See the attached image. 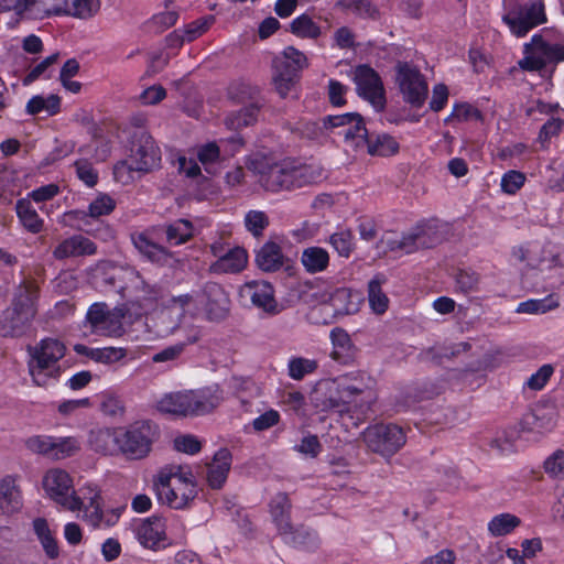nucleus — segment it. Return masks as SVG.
I'll return each instance as SVG.
<instances>
[{
	"mask_svg": "<svg viewBox=\"0 0 564 564\" xmlns=\"http://www.w3.org/2000/svg\"><path fill=\"white\" fill-rule=\"evenodd\" d=\"M521 524L520 518L512 513H500L491 518L487 529L491 536H505L512 533Z\"/></svg>",
	"mask_w": 564,
	"mask_h": 564,
	"instance_id": "obj_44",
	"label": "nucleus"
},
{
	"mask_svg": "<svg viewBox=\"0 0 564 564\" xmlns=\"http://www.w3.org/2000/svg\"><path fill=\"white\" fill-rule=\"evenodd\" d=\"M135 534L143 546L153 549L165 540V523L159 517L148 518L137 525Z\"/></svg>",
	"mask_w": 564,
	"mask_h": 564,
	"instance_id": "obj_24",
	"label": "nucleus"
},
{
	"mask_svg": "<svg viewBox=\"0 0 564 564\" xmlns=\"http://www.w3.org/2000/svg\"><path fill=\"white\" fill-rule=\"evenodd\" d=\"M25 446L34 454L44 455L54 460L68 458L80 451V442L75 436L35 435L25 441Z\"/></svg>",
	"mask_w": 564,
	"mask_h": 564,
	"instance_id": "obj_16",
	"label": "nucleus"
},
{
	"mask_svg": "<svg viewBox=\"0 0 564 564\" xmlns=\"http://www.w3.org/2000/svg\"><path fill=\"white\" fill-rule=\"evenodd\" d=\"M39 288L34 281L24 280L13 295L11 306L0 314V336L18 338L24 336L36 315Z\"/></svg>",
	"mask_w": 564,
	"mask_h": 564,
	"instance_id": "obj_3",
	"label": "nucleus"
},
{
	"mask_svg": "<svg viewBox=\"0 0 564 564\" xmlns=\"http://www.w3.org/2000/svg\"><path fill=\"white\" fill-rule=\"evenodd\" d=\"M22 506L21 492L11 477L0 480V514L18 511Z\"/></svg>",
	"mask_w": 564,
	"mask_h": 564,
	"instance_id": "obj_31",
	"label": "nucleus"
},
{
	"mask_svg": "<svg viewBox=\"0 0 564 564\" xmlns=\"http://www.w3.org/2000/svg\"><path fill=\"white\" fill-rule=\"evenodd\" d=\"M558 306V301L554 295L544 299H531L519 303L516 312L519 314H545Z\"/></svg>",
	"mask_w": 564,
	"mask_h": 564,
	"instance_id": "obj_49",
	"label": "nucleus"
},
{
	"mask_svg": "<svg viewBox=\"0 0 564 564\" xmlns=\"http://www.w3.org/2000/svg\"><path fill=\"white\" fill-rule=\"evenodd\" d=\"M213 21V17L196 20L186 26L183 35H180L177 32H174L169 36V40H175L176 44L180 45L185 41H194L209 29Z\"/></svg>",
	"mask_w": 564,
	"mask_h": 564,
	"instance_id": "obj_50",
	"label": "nucleus"
},
{
	"mask_svg": "<svg viewBox=\"0 0 564 564\" xmlns=\"http://www.w3.org/2000/svg\"><path fill=\"white\" fill-rule=\"evenodd\" d=\"M247 263V251L243 248L235 247L220 256L210 269L215 273H238L246 268Z\"/></svg>",
	"mask_w": 564,
	"mask_h": 564,
	"instance_id": "obj_28",
	"label": "nucleus"
},
{
	"mask_svg": "<svg viewBox=\"0 0 564 564\" xmlns=\"http://www.w3.org/2000/svg\"><path fill=\"white\" fill-rule=\"evenodd\" d=\"M316 368L315 360L303 357L291 358L288 365L289 376L294 380H302L306 375L314 372Z\"/></svg>",
	"mask_w": 564,
	"mask_h": 564,
	"instance_id": "obj_53",
	"label": "nucleus"
},
{
	"mask_svg": "<svg viewBox=\"0 0 564 564\" xmlns=\"http://www.w3.org/2000/svg\"><path fill=\"white\" fill-rule=\"evenodd\" d=\"M329 305L337 316L354 314L358 311V303L352 301V293L346 288H339L330 294Z\"/></svg>",
	"mask_w": 564,
	"mask_h": 564,
	"instance_id": "obj_45",
	"label": "nucleus"
},
{
	"mask_svg": "<svg viewBox=\"0 0 564 564\" xmlns=\"http://www.w3.org/2000/svg\"><path fill=\"white\" fill-rule=\"evenodd\" d=\"M199 308L205 310L209 321L219 322L225 319L230 310V300L225 290L215 282H207L199 291Z\"/></svg>",
	"mask_w": 564,
	"mask_h": 564,
	"instance_id": "obj_18",
	"label": "nucleus"
},
{
	"mask_svg": "<svg viewBox=\"0 0 564 564\" xmlns=\"http://www.w3.org/2000/svg\"><path fill=\"white\" fill-rule=\"evenodd\" d=\"M387 279L383 274L375 275L368 283V301L376 314H383L389 306V299L382 291V284Z\"/></svg>",
	"mask_w": 564,
	"mask_h": 564,
	"instance_id": "obj_41",
	"label": "nucleus"
},
{
	"mask_svg": "<svg viewBox=\"0 0 564 564\" xmlns=\"http://www.w3.org/2000/svg\"><path fill=\"white\" fill-rule=\"evenodd\" d=\"M329 253L322 247H307L302 251L301 263L310 274L324 272L329 265Z\"/></svg>",
	"mask_w": 564,
	"mask_h": 564,
	"instance_id": "obj_34",
	"label": "nucleus"
},
{
	"mask_svg": "<svg viewBox=\"0 0 564 564\" xmlns=\"http://www.w3.org/2000/svg\"><path fill=\"white\" fill-rule=\"evenodd\" d=\"M269 226V217L262 210H249L245 215V227L253 237H261Z\"/></svg>",
	"mask_w": 564,
	"mask_h": 564,
	"instance_id": "obj_55",
	"label": "nucleus"
},
{
	"mask_svg": "<svg viewBox=\"0 0 564 564\" xmlns=\"http://www.w3.org/2000/svg\"><path fill=\"white\" fill-rule=\"evenodd\" d=\"M357 94L380 111L384 108L386 96L382 80L379 74L368 65H359L354 70L352 77Z\"/></svg>",
	"mask_w": 564,
	"mask_h": 564,
	"instance_id": "obj_17",
	"label": "nucleus"
},
{
	"mask_svg": "<svg viewBox=\"0 0 564 564\" xmlns=\"http://www.w3.org/2000/svg\"><path fill=\"white\" fill-rule=\"evenodd\" d=\"M564 61V43H555L550 31L543 30L534 34L523 45V57L518 62L521 69L540 72L550 64Z\"/></svg>",
	"mask_w": 564,
	"mask_h": 564,
	"instance_id": "obj_7",
	"label": "nucleus"
},
{
	"mask_svg": "<svg viewBox=\"0 0 564 564\" xmlns=\"http://www.w3.org/2000/svg\"><path fill=\"white\" fill-rule=\"evenodd\" d=\"M502 21L514 36L523 37L532 29L546 22L544 4L541 1L516 4L503 14Z\"/></svg>",
	"mask_w": 564,
	"mask_h": 564,
	"instance_id": "obj_12",
	"label": "nucleus"
},
{
	"mask_svg": "<svg viewBox=\"0 0 564 564\" xmlns=\"http://www.w3.org/2000/svg\"><path fill=\"white\" fill-rule=\"evenodd\" d=\"M556 423L555 413L543 409L534 410L524 415L522 424L528 431L538 433L549 432L554 429Z\"/></svg>",
	"mask_w": 564,
	"mask_h": 564,
	"instance_id": "obj_38",
	"label": "nucleus"
},
{
	"mask_svg": "<svg viewBox=\"0 0 564 564\" xmlns=\"http://www.w3.org/2000/svg\"><path fill=\"white\" fill-rule=\"evenodd\" d=\"M83 510H84L83 518L93 527H99L102 523H106L107 525H111L119 518L118 512L111 511V517L109 519H105V514H104L102 510L100 509L99 503L88 506L87 508H84Z\"/></svg>",
	"mask_w": 564,
	"mask_h": 564,
	"instance_id": "obj_57",
	"label": "nucleus"
},
{
	"mask_svg": "<svg viewBox=\"0 0 564 564\" xmlns=\"http://www.w3.org/2000/svg\"><path fill=\"white\" fill-rule=\"evenodd\" d=\"M375 384L366 373L323 380L316 384L312 402L321 411L360 421L376 400Z\"/></svg>",
	"mask_w": 564,
	"mask_h": 564,
	"instance_id": "obj_1",
	"label": "nucleus"
},
{
	"mask_svg": "<svg viewBox=\"0 0 564 564\" xmlns=\"http://www.w3.org/2000/svg\"><path fill=\"white\" fill-rule=\"evenodd\" d=\"M328 243L344 258H349L355 248L352 232L347 229L332 234Z\"/></svg>",
	"mask_w": 564,
	"mask_h": 564,
	"instance_id": "obj_52",
	"label": "nucleus"
},
{
	"mask_svg": "<svg viewBox=\"0 0 564 564\" xmlns=\"http://www.w3.org/2000/svg\"><path fill=\"white\" fill-rule=\"evenodd\" d=\"M231 466V454L228 449H219L213 460L207 464L206 479L210 488L220 489L225 484Z\"/></svg>",
	"mask_w": 564,
	"mask_h": 564,
	"instance_id": "obj_26",
	"label": "nucleus"
},
{
	"mask_svg": "<svg viewBox=\"0 0 564 564\" xmlns=\"http://www.w3.org/2000/svg\"><path fill=\"white\" fill-rule=\"evenodd\" d=\"M115 200L111 197L108 195H100L89 204L88 212L72 210L68 212L66 216L85 221L88 216L91 218H98L110 214L115 209Z\"/></svg>",
	"mask_w": 564,
	"mask_h": 564,
	"instance_id": "obj_37",
	"label": "nucleus"
},
{
	"mask_svg": "<svg viewBox=\"0 0 564 564\" xmlns=\"http://www.w3.org/2000/svg\"><path fill=\"white\" fill-rule=\"evenodd\" d=\"M256 262L259 269L264 272L280 270L284 264L281 247L273 241H267L257 252Z\"/></svg>",
	"mask_w": 564,
	"mask_h": 564,
	"instance_id": "obj_30",
	"label": "nucleus"
},
{
	"mask_svg": "<svg viewBox=\"0 0 564 564\" xmlns=\"http://www.w3.org/2000/svg\"><path fill=\"white\" fill-rule=\"evenodd\" d=\"M249 169L257 177V183L268 192L293 191L313 183L322 177L317 166L299 164L292 160L273 162L263 156H256Z\"/></svg>",
	"mask_w": 564,
	"mask_h": 564,
	"instance_id": "obj_2",
	"label": "nucleus"
},
{
	"mask_svg": "<svg viewBox=\"0 0 564 564\" xmlns=\"http://www.w3.org/2000/svg\"><path fill=\"white\" fill-rule=\"evenodd\" d=\"M442 239L443 236L437 225L426 223L411 228L400 237L392 232L384 234L378 241L377 248L383 252L401 251L412 253L420 249L432 248L440 243Z\"/></svg>",
	"mask_w": 564,
	"mask_h": 564,
	"instance_id": "obj_6",
	"label": "nucleus"
},
{
	"mask_svg": "<svg viewBox=\"0 0 564 564\" xmlns=\"http://www.w3.org/2000/svg\"><path fill=\"white\" fill-rule=\"evenodd\" d=\"M124 355V349L116 347L95 348L89 351L90 359L102 364H111L118 361L123 358Z\"/></svg>",
	"mask_w": 564,
	"mask_h": 564,
	"instance_id": "obj_62",
	"label": "nucleus"
},
{
	"mask_svg": "<svg viewBox=\"0 0 564 564\" xmlns=\"http://www.w3.org/2000/svg\"><path fill=\"white\" fill-rule=\"evenodd\" d=\"M290 31L297 37L316 40L322 31L308 14H301L290 23Z\"/></svg>",
	"mask_w": 564,
	"mask_h": 564,
	"instance_id": "obj_47",
	"label": "nucleus"
},
{
	"mask_svg": "<svg viewBox=\"0 0 564 564\" xmlns=\"http://www.w3.org/2000/svg\"><path fill=\"white\" fill-rule=\"evenodd\" d=\"M29 14L39 19L69 13L67 0H29Z\"/></svg>",
	"mask_w": 564,
	"mask_h": 564,
	"instance_id": "obj_35",
	"label": "nucleus"
},
{
	"mask_svg": "<svg viewBox=\"0 0 564 564\" xmlns=\"http://www.w3.org/2000/svg\"><path fill=\"white\" fill-rule=\"evenodd\" d=\"M440 391L436 387L427 383H423L421 387H410L406 390V400L404 401L406 406L421 401L423 399H430L437 394Z\"/></svg>",
	"mask_w": 564,
	"mask_h": 564,
	"instance_id": "obj_63",
	"label": "nucleus"
},
{
	"mask_svg": "<svg viewBox=\"0 0 564 564\" xmlns=\"http://www.w3.org/2000/svg\"><path fill=\"white\" fill-rule=\"evenodd\" d=\"M546 187L554 193L564 192V164L553 161L546 170Z\"/></svg>",
	"mask_w": 564,
	"mask_h": 564,
	"instance_id": "obj_56",
	"label": "nucleus"
},
{
	"mask_svg": "<svg viewBox=\"0 0 564 564\" xmlns=\"http://www.w3.org/2000/svg\"><path fill=\"white\" fill-rule=\"evenodd\" d=\"M395 72L403 99L413 107H421L427 97L429 86L420 69L406 62H399Z\"/></svg>",
	"mask_w": 564,
	"mask_h": 564,
	"instance_id": "obj_15",
	"label": "nucleus"
},
{
	"mask_svg": "<svg viewBox=\"0 0 564 564\" xmlns=\"http://www.w3.org/2000/svg\"><path fill=\"white\" fill-rule=\"evenodd\" d=\"M131 240L135 249L153 263L167 265L174 259L173 253L166 247L152 241L144 232L132 235Z\"/></svg>",
	"mask_w": 564,
	"mask_h": 564,
	"instance_id": "obj_23",
	"label": "nucleus"
},
{
	"mask_svg": "<svg viewBox=\"0 0 564 564\" xmlns=\"http://www.w3.org/2000/svg\"><path fill=\"white\" fill-rule=\"evenodd\" d=\"M339 134H343L345 142L356 151L364 150L367 144L368 131L359 113L356 115V119L351 123L339 131Z\"/></svg>",
	"mask_w": 564,
	"mask_h": 564,
	"instance_id": "obj_42",
	"label": "nucleus"
},
{
	"mask_svg": "<svg viewBox=\"0 0 564 564\" xmlns=\"http://www.w3.org/2000/svg\"><path fill=\"white\" fill-rule=\"evenodd\" d=\"M240 295L269 315H276L282 310L274 297L273 286L269 282H248L240 289Z\"/></svg>",
	"mask_w": 564,
	"mask_h": 564,
	"instance_id": "obj_19",
	"label": "nucleus"
},
{
	"mask_svg": "<svg viewBox=\"0 0 564 564\" xmlns=\"http://www.w3.org/2000/svg\"><path fill=\"white\" fill-rule=\"evenodd\" d=\"M522 260L528 261V264L533 268L551 269L552 267L562 265L560 258L546 251L544 247L539 243L531 245L525 254L522 256Z\"/></svg>",
	"mask_w": 564,
	"mask_h": 564,
	"instance_id": "obj_36",
	"label": "nucleus"
},
{
	"mask_svg": "<svg viewBox=\"0 0 564 564\" xmlns=\"http://www.w3.org/2000/svg\"><path fill=\"white\" fill-rule=\"evenodd\" d=\"M197 159L208 174H215L217 172V165L220 162L219 147L215 142L202 145L197 150Z\"/></svg>",
	"mask_w": 564,
	"mask_h": 564,
	"instance_id": "obj_51",
	"label": "nucleus"
},
{
	"mask_svg": "<svg viewBox=\"0 0 564 564\" xmlns=\"http://www.w3.org/2000/svg\"><path fill=\"white\" fill-rule=\"evenodd\" d=\"M563 121L558 118H551L541 128L538 135V142L543 149H546L552 138L558 135Z\"/></svg>",
	"mask_w": 564,
	"mask_h": 564,
	"instance_id": "obj_64",
	"label": "nucleus"
},
{
	"mask_svg": "<svg viewBox=\"0 0 564 564\" xmlns=\"http://www.w3.org/2000/svg\"><path fill=\"white\" fill-rule=\"evenodd\" d=\"M362 441L370 452L390 458L405 445L406 435L397 424L380 423L368 426L362 432Z\"/></svg>",
	"mask_w": 564,
	"mask_h": 564,
	"instance_id": "obj_9",
	"label": "nucleus"
},
{
	"mask_svg": "<svg viewBox=\"0 0 564 564\" xmlns=\"http://www.w3.org/2000/svg\"><path fill=\"white\" fill-rule=\"evenodd\" d=\"M15 209L21 224L28 231L32 234L42 231L44 223L29 199L18 200Z\"/></svg>",
	"mask_w": 564,
	"mask_h": 564,
	"instance_id": "obj_43",
	"label": "nucleus"
},
{
	"mask_svg": "<svg viewBox=\"0 0 564 564\" xmlns=\"http://www.w3.org/2000/svg\"><path fill=\"white\" fill-rule=\"evenodd\" d=\"M154 486L159 500L173 509L185 508L197 495L191 470L178 465L162 468Z\"/></svg>",
	"mask_w": 564,
	"mask_h": 564,
	"instance_id": "obj_4",
	"label": "nucleus"
},
{
	"mask_svg": "<svg viewBox=\"0 0 564 564\" xmlns=\"http://www.w3.org/2000/svg\"><path fill=\"white\" fill-rule=\"evenodd\" d=\"M281 538L286 544L304 550H314L319 543L317 533L303 525L294 528L291 524V529L288 530V532H284Z\"/></svg>",
	"mask_w": 564,
	"mask_h": 564,
	"instance_id": "obj_33",
	"label": "nucleus"
},
{
	"mask_svg": "<svg viewBox=\"0 0 564 564\" xmlns=\"http://www.w3.org/2000/svg\"><path fill=\"white\" fill-rule=\"evenodd\" d=\"M100 10V0H74L69 15L78 19H89Z\"/></svg>",
	"mask_w": 564,
	"mask_h": 564,
	"instance_id": "obj_58",
	"label": "nucleus"
},
{
	"mask_svg": "<svg viewBox=\"0 0 564 564\" xmlns=\"http://www.w3.org/2000/svg\"><path fill=\"white\" fill-rule=\"evenodd\" d=\"M119 434L121 455L128 459H143L151 453L160 430L152 421L141 420L119 427Z\"/></svg>",
	"mask_w": 564,
	"mask_h": 564,
	"instance_id": "obj_8",
	"label": "nucleus"
},
{
	"mask_svg": "<svg viewBox=\"0 0 564 564\" xmlns=\"http://www.w3.org/2000/svg\"><path fill=\"white\" fill-rule=\"evenodd\" d=\"M191 416L205 415L217 409L224 401L223 390L217 384L188 390Z\"/></svg>",
	"mask_w": 564,
	"mask_h": 564,
	"instance_id": "obj_20",
	"label": "nucleus"
},
{
	"mask_svg": "<svg viewBox=\"0 0 564 564\" xmlns=\"http://www.w3.org/2000/svg\"><path fill=\"white\" fill-rule=\"evenodd\" d=\"M544 471L553 479L564 478V451L556 449L543 464Z\"/></svg>",
	"mask_w": 564,
	"mask_h": 564,
	"instance_id": "obj_59",
	"label": "nucleus"
},
{
	"mask_svg": "<svg viewBox=\"0 0 564 564\" xmlns=\"http://www.w3.org/2000/svg\"><path fill=\"white\" fill-rule=\"evenodd\" d=\"M126 310L123 307H109L106 303H94L89 306L86 314V323L89 325L91 333L119 337L123 334V318Z\"/></svg>",
	"mask_w": 564,
	"mask_h": 564,
	"instance_id": "obj_14",
	"label": "nucleus"
},
{
	"mask_svg": "<svg viewBox=\"0 0 564 564\" xmlns=\"http://www.w3.org/2000/svg\"><path fill=\"white\" fill-rule=\"evenodd\" d=\"M61 99L56 95H50L47 97L34 96L26 105V111L30 115H37L45 112L47 116H53L59 111Z\"/></svg>",
	"mask_w": 564,
	"mask_h": 564,
	"instance_id": "obj_48",
	"label": "nucleus"
},
{
	"mask_svg": "<svg viewBox=\"0 0 564 564\" xmlns=\"http://www.w3.org/2000/svg\"><path fill=\"white\" fill-rule=\"evenodd\" d=\"M33 530L40 540L46 555L50 558H56L58 556V546L52 531L48 528V523L43 518H36L33 521Z\"/></svg>",
	"mask_w": 564,
	"mask_h": 564,
	"instance_id": "obj_46",
	"label": "nucleus"
},
{
	"mask_svg": "<svg viewBox=\"0 0 564 564\" xmlns=\"http://www.w3.org/2000/svg\"><path fill=\"white\" fill-rule=\"evenodd\" d=\"M45 494L65 509L76 511L82 503L74 489L72 476L62 468L48 469L42 479Z\"/></svg>",
	"mask_w": 564,
	"mask_h": 564,
	"instance_id": "obj_13",
	"label": "nucleus"
},
{
	"mask_svg": "<svg viewBox=\"0 0 564 564\" xmlns=\"http://www.w3.org/2000/svg\"><path fill=\"white\" fill-rule=\"evenodd\" d=\"M88 446L101 455L121 454L119 427H104L91 430L88 435Z\"/></svg>",
	"mask_w": 564,
	"mask_h": 564,
	"instance_id": "obj_21",
	"label": "nucleus"
},
{
	"mask_svg": "<svg viewBox=\"0 0 564 564\" xmlns=\"http://www.w3.org/2000/svg\"><path fill=\"white\" fill-rule=\"evenodd\" d=\"M364 150L370 155L389 156L399 151V143L389 134H368Z\"/></svg>",
	"mask_w": 564,
	"mask_h": 564,
	"instance_id": "obj_39",
	"label": "nucleus"
},
{
	"mask_svg": "<svg viewBox=\"0 0 564 564\" xmlns=\"http://www.w3.org/2000/svg\"><path fill=\"white\" fill-rule=\"evenodd\" d=\"M65 351V345L52 337L43 338L35 346L28 347L29 373L36 386L45 387L51 380H56L61 376V360Z\"/></svg>",
	"mask_w": 564,
	"mask_h": 564,
	"instance_id": "obj_5",
	"label": "nucleus"
},
{
	"mask_svg": "<svg viewBox=\"0 0 564 564\" xmlns=\"http://www.w3.org/2000/svg\"><path fill=\"white\" fill-rule=\"evenodd\" d=\"M480 119L481 113L477 108L473 107L469 104H458L454 106L452 113L445 119V121H471Z\"/></svg>",
	"mask_w": 564,
	"mask_h": 564,
	"instance_id": "obj_61",
	"label": "nucleus"
},
{
	"mask_svg": "<svg viewBox=\"0 0 564 564\" xmlns=\"http://www.w3.org/2000/svg\"><path fill=\"white\" fill-rule=\"evenodd\" d=\"M97 251V246L89 238L83 235H73L62 240L53 250V256L57 260L67 258L93 256Z\"/></svg>",
	"mask_w": 564,
	"mask_h": 564,
	"instance_id": "obj_22",
	"label": "nucleus"
},
{
	"mask_svg": "<svg viewBox=\"0 0 564 564\" xmlns=\"http://www.w3.org/2000/svg\"><path fill=\"white\" fill-rule=\"evenodd\" d=\"M141 274L139 271H137L134 268L131 267H121L119 268L116 273L109 279V282L115 285L116 280H119L122 282L121 285L118 288L120 290H131L135 286V284L141 285Z\"/></svg>",
	"mask_w": 564,
	"mask_h": 564,
	"instance_id": "obj_54",
	"label": "nucleus"
},
{
	"mask_svg": "<svg viewBox=\"0 0 564 564\" xmlns=\"http://www.w3.org/2000/svg\"><path fill=\"white\" fill-rule=\"evenodd\" d=\"M291 501L284 492L276 494L270 502V514L280 535L291 529Z\"/></svg>",
	"mask_w": 564,
	"mask_h": 564,
	"instance_id": "obj_29",
	"label": "nucleus"
},
{
	"mask_svg": "<svg viewBox=\"0 0 564 564\" xmlns=\"http://www.w3.org/2000/svg\"><path fill=\"white\" fill-rule=\"evenodd\" d=\"M126 164L130 171L142 173H149L160 167V148L148 132L139 130L133 133Z\"/></svg>",
	"mask_w": 564,
	"mask_h": 564,
	"instance_id": "obj_10",
	"label": "nucleus"
},
{
	"mask_svg": "<svg viewBox=\"0 0 564 564\" xmlns=\"http://www.w3.org/2000/svg\"><path fill=\"white\" fill-rule=\"evenodd\" d=\"M165 240L170 246H181L189 241L195 235L194 225L187 219H176L162 226Z\"/></svg>",
	"mask_w": 564,
	"mask_h": 564,
	"instance_id": "obj_32",
	"label": "nucleus"
},
{
	"mask_svg": "<svg viewBox=\"0 0 564 564\" xmlns=\"http://www.w3.org/2000/svg\"><path fill=\"white\" fill-rule=\"evenodd\" d=\"M308 65L306 55L295 48L294 46H288L283 50L280 56L274 59V67L278 72L286 73L295 77H299L301 70L306 68Z\"/></svg>",
	"mask_w": 564,
	"mask_h": 564,
	"instance_id": "obj_27",
	"label": "nucleus"
},
{
	"mask_svg": "<svg viewBox=\"0 0 564 564\" xmlns=\"http://www.w3.org/2000/svg\"><path fill=\"white\" fill-rule=\"evenodd\" d=\"M330 339L334 346L332 356L334 359H340L341 355L351 349V339L343 328H335L330 332Z\"/></svg>",
	"mask_w": 564,
	"mask_h": 564,
	"instance_id": "obj_60",
	"label": "nucleus"
},
{
	"mask_svg": "<svg viewBox=\"0 0 564 564\" xmlns=\"http://www.w3.org/2000/svg\"><path fill=\"white\" fill-rule=\"evenodd\" d=\"M199 291L172 296L158 314V326L164 335L173 334L181 319L186 315H194L199 310Z\"/></svg>",
	"mask_w": 564,
	"mask_h": 564,
	"instance_id": "obj_11",
	"label": "nucleus"
},
{
	"mask_svg": "<svg viewBox=\"0 0 564 564\" xmlns=\"http://www.w3.org/2000/svg\"><path fill=\"white\" fill-rule=\"evenodd\" d=\"M158 411L175 417L191 416L188 390L175 391L163 394L155 404Z\"/></svg>",
	"mask_w": 564,
	"mask_h": 564,
	"instance_id": "obj_25",
	"label": "nucleus"
},
{
	"mask_svg": "<svg viewBox=\"0 0 564 564\" xmlns=\"http://www.w3.org/2000/svg\"><path fill=\"white\" fill-rule=\"evenodd\" d=\"M259 105L252 102L239 110L231 111L225 119V124L230 130H240L253 124L258 120Z\"/></svg>",
	"mask_w": 564,
	"mask_h": 564,
	"instance_id": "obj_40",
	"label": "nucleus"
}]
</instances>
